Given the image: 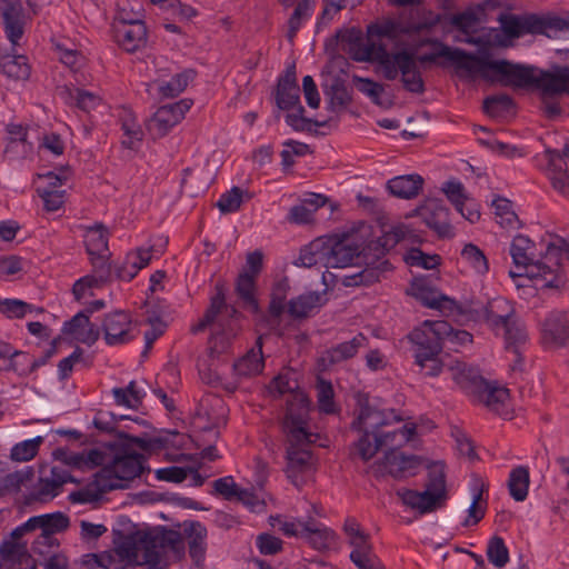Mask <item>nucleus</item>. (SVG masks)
<instances>
[{"label": "nucleus", "instance_id": "obj_1", "mask_svg": "<svg viewBox=\"0 0 569 569\" xmlns=\"http://www.w3.org/2000/svg\"><path fill=\"white\" fill-rule=\"evenodd\" d=\"M337 39L343 52L358 62H375L381 68L387 80H396L401 74L403 88L412 93L425 92V82L418 63H435L445 48H450L437 38H423L415 46L413 50H398L389 52L386 44L362 42V33L359 29L351 28L339 31Z\"/></svg>", "mask_w": 569, "mask_h": 569}, {"label": "nucleus", "instance_id": "obj_2", "mask_svg": "<svg viewBox=\"0 0 569 569\" xmlns=\"http://www.w3.org/2000/svg\"><path fill=\"white\" fill-rule=\"evenodd\" d=\"M491 82L516 88H536L547 97L569 94V67L556 66L541 70L533 66L513 63L508 60H493Z\"/></svg>", "mask_w": 569, "mask_h": 569}, {"label": "nucleus", "instance_id": "obj_3", "mask_svg": "<svg viewBox=\"0 0 569 569\" xmlns=\"http://www.w3.org/2000/svg\"><path fill=\"white\" fill-rule=\"evenodd\" d=\"M284 428L288 432L286 475L295 487L300 488L305 476L313 470V458L308 447L316 441L317 435L307 430L306 415L295 413L291 409L286 413Z\"/></svg>", "mask_w": 569, "mask_h": 569}, {"label": "nucleus", "instance_id": "obj_4", "mask_svg": "<svg viewBox=\"0 0 569 569\" xmlns=\"http://www.w3.org/2000/svg\"><path fill=\"white\" fill-rule=\"evenodd\" d=\"M290 283L288 278L274 281L270 288L269 302L261 320L280 319L287 315L292 320L315 317L327 302L326 291H307L291 299L288 298Z\"/></svg>", "mask_w": 569, "mask_h": 569}, {"label": "nucleus", "instance_id": "obj_5", "mask_svg": "<svg viewBox=\"0 0 569 569\" xmlns=\"http://www.w3.org/2000/svg\"><path fill=\"white\" fill-rule=\"evenodd\" d=\"M140 541L143 545L142 565L147 569H168L171 562L179 561L184 556L182 535L167 527L144 533Z\"/></svg>", "mask_w": 569, "mask_h": 569}, {"label": "nucleus", "instance_id": "obj_6", "mask_svg": "<svg viewBox=\"0 0 569 569\" xmlns=\"http://www.w3.org/2000/svg\"><path fill=\"white\" fill-rule=\"evenodd\" d=\"M262 252L256 250L247 254L246 269L237 276L234 280V295L239 308L253 317L264 315V308L259 299V288L257 279L262 270Z\"/></svg>", "mask_w": 569, "mask_h": 569}, {"label": "nucleus", "instance_id": "obj_7", "mask_svg": "<svg viewBox=\"0 0 569 569\" xmlns=\"http://www.w3.org/2000/svg\"><path fill=\"white\" fill-rule=\"evenodd\" d=\"M415 433L416 426L411 423L389 431L382 429L373 439H369L366 435H360L350 449V457L351 459L359 458L361 461L368 462L380 449L386 447L389 450H397L409 442Z\"/></svg>", "mask_w": 569, "mask_h": 569}, {"label": "nucleus", "instance_id": "obj_8", "mask_svg": "<svg viewBox=\"0 0 569 569\" xmlns=\"http://www.w3.org/2000/svg\"><path fill=\"white\" fill-rule=\"evenodd\" d=\"M410 295L425 307L433 309L442 317H460L471 310L470 305L443 295L429 277H417L410 284Z\"/></svg>", "mask_w": 569, "mask_h": 569}, {"label": "nucleus", "instance_id": "obj_9", "mask_svg": "<svg viewBox=\"0 0 569 569\" xmlns=\"http://www.w3.org/2000/svg\"><path fill=\"white\" fill-rule=\"evenodd\" d=\"M499 22L503 34L510 40L520 38L523 34H545L548 38H553L552 31L563 26L560 17L535 13L523 16L501 13Z\"/></svg>", "mask_w": 569, "mask_h": 569}, {"label": "nucleus", "instance_id": "obj_10", "mask_svg": "<svg viewBox=\"0 0 569 569\" xmlns=\"http://www.w3.org/2000/svg\"><path fill=\"white\" fill-rule=\"evenodd\" d=\"M442 54L445 60L450 62L457 77L463 81L473 82L477 79L490 81L492 59L488 53L476 54L460 48H445Z\"/></svg>", "mask_w": 569, "mask_h": 569}, {"label": "nucleus", "instance_id": "obj_11", "mask_svg": "<svg viewBox=\"0 0 569 569\" xmlns=\"http://www.w3.org/2000/svg\"><path fill=\"white\" fill-rule=\"evenodd\" d=\"M466 393L475 403H482L490 411L509 418V390L505 387L492 385L479 375H472L462 386Z\"/></svg>", "mask_w": 569, "mask_h": 569}, {"label": "nucleus", "instance_id": "obj_12", "mask_svg": "<svg viewBox=\"0 0 569 569\" xmlns=\"http://www.w3.org/2000/svg\"><path fill=\"white\" fill-rule=\"evenodd\" d=\"M407 339L412 345L415 365L419 367V372L425 377L440 376L443 370L440 342L430 340L422 330L417 328L407 335Z\"/></svg>", "mask_w": 569, "mask_h": 569}, {"label": "nucleus", "instance_id": "obj_13", "mask_svg": "<svg viewBox=\"0 0 569 569\" xmlns=\"http://www.w3.org/2000/svg\"><path fill=\"white\" fill-rule=\"evenodd\" d=\"M146 458L142 453L120 449L103 468L99 471L104 473V480L117 485V489L126 487L123 481H130L144 471Z\"/></svg>", "mask_w": 569, "mask_h": 569}, {"label": "nucleus", "instance_id": "obj_14", "mask_svg": "<svg viewBox=\"0 0 569 569\" xmlns=\"http://www.w3.org/2000/svg\"><path fill=\"white\" fill-rule=\"evenodd\" d=\"M510 254L518 269H525L529 278L545 283L546 270L550 269L546 266L545 256L537 258L536 244L532 240L523 234L515 236L510 244Z\"/></svg>", "mask_w": 569, "mask_h": 569}, {"label": "nucleus", "instance_id": "obj_15", "mask_svg": "<svg viewBox=\"0 0 569 569\" xmlns=\"http://www.w3.org/2000/svg\"><path fill=\"white\" fill-rule=\"evenodd\" d=\"M401 420L402 418L395 409H379L367 403L361 406L358 417L351 423V429L373 439L385 427Z\"/></svg>", "mask_w": 569, "mask_h": 569}, {"label": "nucleus", "instance_id": "obj_16", "mask_svg": "<svg viewBox=\"0 0 569 569\" xmlns=\"http://www.w3.org/2000/svg\"><path fill=\"white\" fill-rule=\"evenodd\" d=\"M192 104L191 99H181L180 101L161 106L149 120L148 131L154 138L164 137L184 118Z\"/></svg>", "mask_w": 569, "mask_h": 569}, {"label": "nucleus", "instance_id": "obj_17", "mask_svg": "<svg viewBox=\"0 0 569 569\" xmlns=\"http://www.w3.org/2000/svg\"><path fill=\"white\" fill-rule=\"evenodd\" d=\"M563 257L569 260V242L558 237L547 246L545 259L550 270H546L545 283L541 287L559 289L565 286L566 277L560 263Z\"/></svg>", "mask_w": 569, "mask_h": 569}, {"label": "nucleus", "instance_id": "obj_18", "mask_svg": "<svg viewBox=\"0 0 569 569\" xmlns=\"http://www.w3.org/2000/svg\"><path fill=\"white\" fill-rule=\"evenodd\" d=\"M417 329L422 330L430 340L440 342L441 350L443 348L457 350L459 346L472 342L471 333L455 329L451 322H422Z\"/></svg>", "mask_w": 569, "mask_h": 569}, {"label": "nucleus", "instance_id": "obj_19", "mask_svg": "<svg viewBox=\"0 0 569 569\" xmlns=\"http://www.w3.org/2000/svg\"><path fill=\"white\" fill-rule=\"evenodd\" d=\"M326 268H346L358 259L360 246L350 238L328 237L325 239Z\"/></svg>", "mask_w": 569, "mask_h": 569}, {"label": "nucleus", "instance_id": "obj_20", "mask_svg": "<svg viewBox=\"0 0 569 569\" xmlns=\"http://www.w3.org/2000/svg\"><path fill=\"white\" fill-rule=\"evenodd\" d=\"M112 33L116 43L126 52L133 53L146 47L148 31L144 21L136 23H112Z\"/></svg>", "mask_w": 569, "mask_h": 569}, {"label": "nucleus", "instance_id": "obj_21", "mask_svg": "<svg viewBox=\"0 0 569 569\" xmlns=\"http://www.w3.org/2000/svg\"><path fill=\"white\" fill-rule=\"evenodd\" d=\"M50 475V478H40L38 486L30 493L31 500L40 502L49 501L60 493L64 483L79 482L67 469L61 467H52Z\"/></svg>", "mask_w": 569, "mask_h": 569}, {"label": "nucleus", "instance_id": "obj_22", "mask_svg": "<svg viewBox=\"0 0 569 569\" xmlns=\"http://www.w3.org/2000/svg\"><path fill=\"white\" fill-rule=\"evenodd\" d=\"M463 303L472 306L465 316L475 317L476 320H510L515 312L511 302L503 297L493 298L486 305L472 300H465Z\"/></svg>", "mask_w": 569, "mask_h": 569}, {"label": "nucleus", "instance_id": "obj_23", "mask_svg": "<svg viewBox=\"0 0 569 569\" xmlns=\"http://www.w3.org/2000/svg\"><path fill=\"white\" fill-rule=\"evenodd\" d=\"M417 212L422 221L439 237L450 238L455 234L449 222V210L442 204L431 201L417 209Z\"/></svg>", "mask_w": 569, "mask_h": 569}, {"label": "nucleus", "instance_id": "obj_24", "mask_svg": "<svg viewBox=\"0 0 569 569\" xmlns=\"http://www.w3.org/2000/svg\"><path fill=\"white\" fill-rule=\"evenodd\" d=\"M276 102L281 110H290L301 104L295 64L287 68L284 74L278 79Z\"/></svg>", "mask_w": 569, "mask_h": 569}, {"label": "nucleus", "instance_id": "obj_25", "mask_svg": "<svg viewBox=\"0 0 569 569\" xmlns=\"http://www.w3.org/2000/svg\"><path fill=\"white\" fill-rule=\"evenodd\" d=\"M397 496L401 499L402 503L419 515H427L442 508L446 502L439 496L431 493L428 490L416 491L411 489H399Z\"/></svg>", "mask_w": 569, "mask_h": 569}, {"label": "nucleus", "instance_id": "obj_26", "mask_svg": "<svg viewBox=\"0 0 569 569\" xmlns=\"http://www.w3.org/2000/svg\"><path fill=\"white\" fill-rule=\"evenodd\" d=\"M300 537L316 550L329 549L337 541V535L333 530L312 519L306 521V523H300Z\"/></svg>", "mask_w": 569, "mask_h": 569}, {"label": "nucleus", "instance_id": "obj_27", "mask_svg": "<svg viewBox=\"0 0 569 569\" xmlns=\"http://www.w3.org/2000/svg\"><path fill=\"white\" fill-rule=\"evenodd\" d=\"M151 251L149 249H138L127 253L124 259L114 264L113 278L130 281L137 273L149 264Z\"/></svg>", "mask_w": 569, "mask_h": 569}, {"label": "nucleus", "instance_id": "obj_28", "mask_svg": "<svg viewBox=\"0 0 569 569\" xmlns=\"http://www.w3.org/2000/svg\"><path fill=\"white\" fill-rule=\"evenodd\" d=\"M103 475L100 471L96 472L92 481L69 495V500L72 503H93L99 501L103 493L116 490L117 485L107 482Z\"/></svg>", "mask_w": 569, "mask_h": 569}, {"label": "nucleus", "instance_id": "obj_29", "mask_svg": "<svg viewBox=\"0 0 569 569\" xmlns=\"http://www.w3.org/2000/svg\"><path fill=\"white\" fill-rule=\"evenodd\" d=\"M496 336H501L506 350L526 349L528 332L522 322H490Z\"/></svg>", "mask_w": 569, "mask_h": 569}, {"label": "nucleus", "instance_id": "obj_30", "mask_svg": "<svg viewBox=\"0 0 569 569\" xmlns=\"http://www.w3.org/2000/svg\"><path fill=\"white\" fill-rule=\"evenodd\" d=\"M263 336L257 338L256 347L250 349L243 357L233 363V372L239 378H249L262 372L264 367L262 356Z\"/></svg>", "mask_w": 569, "mask_h": 569}, {"label": "nucleus", "instance_id": "obj_31", "mask_svg": "<svg viewBox=\"0 0 569 569\" xmlns=\"http://www.w3.org/2000/svg\"><path fill=\"white\" fill-rule=\"evenodd\" d=\"M383 465L392 477L405 478L416 473L420 459L415 455L406 456L397 450H389L385 453Z\"/></svg>", "mask_w": 569, "mask_h": 569}, {"label": "nucleus", "instance_id": "obj_32", "mask_svg": "<svg viewBox=\"0 0 569 569\" xmlns=\"http://www.w3.org/2000/svg\"><path fill=\"white\" fill-rule=\"evenodd\" d=\"M196 76V70L184 69L173 74L169 80L153 81L152 88L162 99L176 98L187 89L189 83L194 80Z\"/></svg>", "mask_w": 569, "mask_h": 569}, {"label": "nucleus", "instance_id": "obj_33", "mask_svg": "<svg viewBox=\"0 0 569 569\" xmlns=\"http://www.w3.org/2000/svg\"><path fill=\"white\" fill-rule=\"evenodd\" d=\"M366 341V337L362 333H359L351 340L341 342L328 349L321 360L326 366H333L351 359L358 353L360 348L365 347Z\"/></svg>", "mask_w": 569, "mask_h": 569}, {"label": "nucleus", "instance_id": "obj_34", "mask_svg": "<svg viewBox=\"0 0 569 569\" xmlns=\"http://www.w3.org/2000/svg\"><path fill=\"white\" fill-rule=\"evenodd\" d=\"M228 286L224 281L219 280L216 282L213 287V292L210 296V305L206 310L202 320H216V318L220 315H228L230 317H236L238 310L234 306L229 305L227 302L228 295Z\"/></svg>", "mask_w": 569, "mask_h": 569}, {"label": "nucleus", "instance_id": "obj_35", "mask_svg": "<svg viewBox=\"0 0 569 569\" xmlns=\"http://www.w3.org/2000/svg\"><path fill=\"white\" fill-rule=\"evenodd\" d=\"M322 88L326 98L329 100L328 109L332 112L343 110L351 101L346 82L340 77H331L322 83Z\"/></svg>", "mask_w": 569, "mask_h": 569}, {"label": "nucleus", "instance_id": "obj_36", "mask_svg": "<svg viewBox=\"0 0 569 569\" xmlns=\"http://www.w3.org/2000/svg\"><path fill=\"white\" fill-rule=\"evenodd\" d=\"M423 186V178L420 174L398 176L390 179L387 188L391 194L401 199L416 198Z\"/></svg>", "mask_w": 569, "mask_h": 569}, {"label": "nucleus", "instance_id": "obj_37", "mask_svg": "<svg viewBox=\"0 0 569 569\" xmlns=\"http://www.w3.org/2000/svg\"><path fill=\"white\" fill-rule=\"evenodd\" d=\"M550 154L547 176L553 187L559 193L569 198V174L566 164H561L558 160H561L560 152L558 150H549Z\"/></svg>", "mask_w": 569, "mask_h": 569}, {"label": "nucleus", "instance_id": "obj_38", "mask_svg": "<svg viewBox=\"0 0 569 569\" xmlns=\"http://www.w3.org/2000/svg\"><path fill=\"white\" fill-rule=\"evenodd\" d=\"M0 72L13 80H28L31 68L26 56L0 52Z\"/></svg>", "mask_w": 569, "mask_h": 569}, {"label": "nucleus", "instance_id": "obj_39", "mask_svg": "<svg viewBox=\"0 0 569 569\" xmlns=\"http://www.w3.org/2000/svg\"><path fill=\"white\" fill-rule=\"evenodd\" d=\"M184 532L189 537V556L197 565L203 561L206 555L207 528L199 521L184 523Z\"/></svg>", "mask_w": 569, "mask_h": 569}, {"label": "nucleus", "instance_id": "obj_40", "mask_svg": "<svg viewBox=\"0 0 569 569\" xmlns=\"http://www.w3.org/2000/svg\"><path fill=\"white\" fill-rule=\"evenodd\" d=\"M0 313L6 318H38L44 316L46 310L42 307L34 306L20 299L0 298Z\"/></svg>", "mask_w": 569, "mask_h": 569}, {"label": "nucleus", "instance_id": "obj_41", "mask_svg": "<svg viewBox=\"0 0 569 569\" xmlns=\"http://www.w3.org/2000/svg\"><path fill=\"white\" fill-rule=\"evenodd\" d=\"M210 338L209 350L211 355H220L229 348L231 340L236 337V329L230 322H209Z\"/></svg>", "mask_w": 569, "mask_h": 569}, {"label": "nucleus", "instance_id": "obj_42", "mask_svg": "<svg viewBox=\"0 0 569 569\" xmlns=\"http://www.w3.org/2000/svg\"><path fill=\"white\" fill-rule=\"evenodd\" d=\"M62 332L78 342L91 346L99 339L101 328L97 322H64Z\"/></svg>", "mask_w": 569, "mask_h": 569}, {"label": "nucleus", "instance_id": "obj_43", "mask_svg": "<svg viewBox=\"0 0 569 569\" xmlns=\"http://www.w3.org/2000/svg\"><path fill=\"white\" fill-rule=\"evenodd\" d=\"M326 243L325 238L311 241L301 249L300 254L295 262L296 266L312 268L317 266L326 267Z\"/></svg>", "mask_w": 569, "mask_h": 569}, {"label": "nucleus", "instance_id": "obj_44", "mask_svg": "<svg viewBox=\"0 0 569 569\" xmlns=\"http://www.w3.org/2000/svg\"><path fill=\"white\" fill-rule=\"evenodd\" d=\"M410 229L406 224H398L392 227L389 231L383 232L375 242L369 244L375 246L376 257L385 256L390 249L396 247L400 241L408 238Z\"/></svg>", "mask_w": 569, "mask_h": 569}, {"label": "nucleus", "instance_id": "obj_45", "mask_svg": "<svg viewBox=\"0 0 569 569\" xmlns=\"http://www.w3.org/2000/svg\"><path fill=\"white\" fill-rule=\"evenodd\" d=\"M540 332L545 346L562 347L569 342V322H542Z\"/></svg>", "mask_w": 569, "mask_h": 569}, {"label": "nucleus", "instance_id": "obj_46", "mask_svg": "<svg viewBox=\"0 0 569 569\" xmlns=\"http://www.w3.org/2000/svg\"><path fill=\"white\" fill-rule=\"evenodd\" d=\"M84 246L89 256L109 252L108 231L102 224L89 227L83 236Z\"/></svg>", "mask_w": 569, "mask_h": 569}, {"label": "nucleus", "instance_id": "obj_47", "mask_svg": "<svg viewBox=\"0 0 569 569\" xmlns=\"http://www.w3.org/2000/svg\"><path fill=\"white\" fill-rule=\"evenodd\" d=\"M529 482V469L527 467L518 466L513 468L508 479L510 496L516 501H523L528 496Z\"/></svg>", "mask_w": 569, "mask_h": 569}, {"label": "nucleus", "instance_id": "obj_48", "mask_svg": "<svg viewBox=\"0 0 569 569\" xmlns=\"http://www.w3.org/2000/svg\"><path fill=\"white\" fill-rule=\"evenodd\" d=\"M388 262L379 261L375 266H367L360 271L351 274H345V284L347 286H370L380 280L382 272L386 270Z\"/></svg>", "mask_w": 569, "mask_h": 569}, {"label": "nucleus", "instance_id": "obj_49", "mask_svg": "<svg viewBox=\"0 0 569 569\" xmlns=\"http://www.w3.org/2000/svg\"><path fill=\"white\" fill-rule=\"evenodd\" d=\"M426 490L439 496L445 502L448 499L446 487L445 465L441 461L432 462L428 466V481Z\"/></svg>", "mask_w": 569, "mask_h": 569}, {"label": "nucleus", "instance_id": "obj_50", "mask_svg": "<svg viewBox=\"0 0 569 569\" xmlns=\"http://www.w3.org/2000/svg\"><path fill=\"white\" fill-rule=\"evenodd\" d=\"M315 10V2L311 0H299L288 20L287 37L290 41L295 39L303 22L309 20Z\"/></svg>", "mask_w": 569, "mask_h": 569}, {"label": "nucleus", "instance_id": "obj_51", "mask_svg": "<svg viewBox=\"0 0 569 569\" xmlns=\"http://www.w3.org/2000/svg\"><path fill=\"white\" fill-rule=\"evenodd\" d=\"M112 395L118 406L138 409L141 406L146 393L140 390L137 387V382L132 380L126 388H113Z\"/></svg>", "mask_w": 569, "mask_h": 569}, {"label": "nucleus", "instance_id": "obj_52", "mask_svg": "<svg viewBox=\"0 0 569 569\" xmlns=\"http://www.w3.org/2000/svg\"><path fill=\"white\" fill-rule=\"evenodd\" d=\"M132 322H103L102 330L108 345H120L134 338L130 325Z\"/></svg>", "mask_w": 569, "mask_h": 569}, {"label": "nucleus", "instance_id": "obj_53", "mask_svg": "<svg viewBox=\"0 0 569 569\" xmlns=\"http://www.w3.org/2000/svg\"><path fill=\"white\" fill-rule=\"evenodd\" d=\"M513 108V100L507 93L489 96L483 100V112L491 118H499L509 113Z\"/></svg>", "mask_w": 569, "mask_h": 569}, {"label": "nucleus", "instance_id": "obj_54", "mask_svg": "<svg viewBox=\"0 0 569 569\" xmlns=\"http://www.w3.org/2000/svg\"><path fill=\"white\" fill-rule=\"evenodd\" d=\"M403 26L393 20H387L382 23H375L368 27V39L363 43L373 42L371 38H387L389 40H397L402 33Z\"/></svg>", "mask_w": 569, "mask_h": 569}, {"label": "nucleus", "instance_id": "obj_55", "mask_svg": "<svg viewBox=\"0 0 569 569\" xmlns=\"http://www.w3.org/2000/svg\"><path fill=\"white\" fill-rule=\"evenodd\" d=\"M108 253L89 256L92 264V274H88L93 278V281L100 286L104 282L113 279L114 264L108 261Z\"/></svg>", "mask_w": 569, "mask_h": 569}, {"label": "nucleus", "instance_id": "obj_56", "mask_svg": "<svg viewBox=\"0 0 569 569\" xmlns=\"http://www.w3.org/2000/svg\"><path fill=\"white\" fill-rule=\"evenodd\" d=\"M43 437L38 436L33 439L16 443L11 449L10 458L13 461L19 462H24L33 459L37 456L39 447L43 442Z\"/></svg>", "mask_w": 569, "mask_h": 569}, {"label": "nucleus", "instance_id": "obj_57", "mask_svg": "<svg viewBox=\"0 0 569 569\" xmlns=\"http://www.w3.org/2000/svg\"><path fill=\"white\" fill-rule=\"evenodd\" d=\"M54 51L58 59L72 71H78L84 64V57L81 51L67 46L64 42L54 43Z\"/></svg>", "mask_w": 569, "mask_h": 569}, {"label": "nucleus", "instance_id": "obj_58", "mask_svg": "<svg viewBox=\"0 0 569 569\" xmlns=\"http://www.w3.org/2000/svg\"><path fill=\"white\" fill-rule=\"evenodd\" d=\"M487 558L497 568H502L508 563L509 551L501 537L495 536L489 540Z\"/></svg>", "mask_w": 569, "mask_h": 569}, {"label": "nucleus", "instance_id": "obj_59", "mask_svg": "<svg viewBox=\"0 0 569 569\" xmlns=\"http://www.w3.org/2000/svg\"><path fill=\"white\" fill-rule=\"evenodd\" d=\"M461 258L468 262L478 273H486L489 270L487 257L483 251L473 243H468L461 251Z\"/></svg>", "mask_w": 569, "mask_h": 569}, {"label": "nucleus", "instance_id": "obj_60", "mask_svg": "<svg viewBox=\"0 0 569 569\" xmlns=\"http://www.w3.org/2000/svg\"><path fill=\"white\" fill-rule=\"evenodd\" d=\"M335 392L331 382L319 379L317 382V398L319 410L323 413L331 415L336 412Z\"/></svg>", "mask_w": 569, "mask_h": 569}, {"label": "nucleus", "instance_id": "obj_61", "mask_svg": "<svg viewBox=\"0 0 569 569\" xmlns=\"http://www.w3.org/2000/svg\"><path fill=\"white\" fill-rule=\"evenodd\" d=\"M42 520L41 533L43 535L54 536V533L67 530L70 525L69 517L60 511L42 515Z\"/></svg>", "mask_w": 569, "mask_h": 569}, {"label": "nucleus", "instance_id": "obj_62", "mask_svg": "<svg viewBox=\"0 0 569 569\" xmlns=\"http://www.w3.org/2000/svg\"><path fill=\"white\" fill-rule=\"evenodd\" d=\"M349 545L352 546V551L350 552V560L357 565L372 556L373 548L369 540V535L363 533L359 537L352 538V540H349Z\"/></svg>", "mask_w": 569, "mask_h": 569}, {"label": "nucleus", "instance_id": "obj_63", "mask_svg": "<svg viewBox=\"0 0 569 569\" xmlns=\"http://www.w3.org/2000/svg\"><path fill=\"white\" fill-rule=\"evenodd\" d=\"M448 200L455 206L458 212H462V206H465L467 196L465 193V187L459 180L446 181L441 188Z\"/></svg>", "mask_w": 569, "mask_h": 569}, {"label": "nucleus", "instance_id": "obj_64", "mask_svg": "<svg viewBox=\"0 0 569 569\" xmlns=\"http://www.w3.org/2000/svg\"><path fill=\"white\" fill-rule=\"evenodd\" d=\"M242 203V190L239 187H232L229 191L222 193L217 202L221 213H232L240 209Z\"/></svg>", "mask_w": 569, "mask_h": 569}]
</instances>
